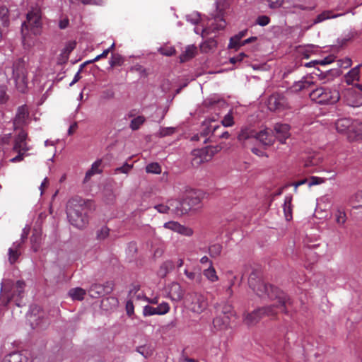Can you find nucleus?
Returning a JSON list of instances; mask_svg holds the SVG:
<instances>
[{
  "instance_id": "1",
  "label": "nucleus",
  "mask_w": 362,
  "mask_h": 362,
  "mask_svg": "<svg viewBox=\"0 0 362 362\" xmlns=\"http://www.w3.org/2000/svg\"><path fill=\"white\" fill-rule=\"evenodd\" d=\"M249 286L252 291L260 298L270 300H277L276 304L271 306L257 309L252 313L244 315L243 321L247 325L257 323L264 316H272L277 313V310L285 311L284 308L287 303L286 295L277 288L267 286L255 273H252L248 280Z\"/></svg>"
},
{
  "instance_id": "2",
  "label": "nucleus",
  "mask_w": 362,
  "mask_h": 362,
  "mask_svg": "<svg viewBox=\"0 0 362 362\" xmlns=\"http://www.w3.org/2000/svg\"><path fill=\"white\" fill-rule=\"evenodd\" d=\"M88 207L87 202L82 199H72L66 205L69 221L74 227L82 229L88 223Z\"/></svg>"
},
{
  "instance_id": "3",
  "label": "nucleus",
  "mask_w": 362,
  "mask_h": 362,
  "mask_svg": "<svg viewBox=\"0 0 362 362\" xmlns=\"http://www.w3.org/2000/svg\"><path fill=\"white\" fill-rule=\"evenodd\" d=\"M168 204L172 206V212L177 216H183L199 209L201 207V198L197 192L189 190L181 201L172 199L168 200Z\"/></svg>"
},
{
  "instance_id": "4",
  "label": "nucleus",
  "mask_w": 362,
  "mask_h": 362,
  "mask_svg": "<svg viewBox=\"0 0 362 362\" xmlns=\"http://www.w3.org/2000/svg\"><path fill=\"white\" fill-rule=\"evenodd\" d=\"M228 6V0H216V14H211L207 18V25L202 30V34H211L223 30L226 25L223 11Z\"/></svg>"
},
{
  "instance_id": "5",
  "label": "nucleus",
  "mask_w": 362,
  "mask_h": 362,
  "mask_svg": "<svg viewBox=\"0 0 362 362\" xmlns=\"http://www.w3.org/2000/svg\"><path fill=\"white\" fill-rule=\"evenodd\" d=\"M42 26V13L40 8H33L27 14V20L22 24V36L24 43L29 37L30 33L38 35L41 33Z\"/></svg>"
},
{
  "instance_id": "6",
  "label": "nucleus",
  "mask_w": 362,
  "mask_h": 362,
  "mask_svg": "<svg viewBox=\"0 0 362 362\" xmlns=\"http://www.w3.org/2000/svg\"><path fill=\"white\" fill-rule=\"evenodd\" d=\"M312 100L319 104H334L340 99V94L336 87H319L310 93Z\"/></svg>"
},
{
  "instance_id": "7",
  "label": "nucleus",
  "mask_w": 362,
  "mask_h": 362,
  "mask_svg": "<svg viewBox=\"0 0 362 362\" xmlns=\"http://www.w3.org/2000/svg\"><path fill=\"white\" fill-rule=\"evenodd\" d=\"M7 71H11L13 78L16 82V86L20 92H25L26 89V70L25 62L18 59L16 61L12 67L7 69Z\"/></svg>"
},
{
  "instance_id": "8",
  "label": "nucleus",
  "mask_w": 362,
  "mask_h": 362,
  "mask_svg": "<svg viewBox=\"0 0 362 362\" xmlns=\"http://www.w3.org/2000/svg\"><path fill=\"white\" fill-rule=\"evenodd\" d=\"M185 302L189 309L195 313H202L208 306L206 296L201 293L192 292L187 295Z\"/></svg>"
},
{
  "instance_id": "9",
  "label": "nucleus",
  "mask_w": 362,
  "mask_h": 362,
  "mask_svg": "<svg viewBox=\"0 0 362 362\" xmlns=\"http://www.w3.org/2000/svg\"><path fill=\"white\" fill-rule=\"evenodd\" d=\"M233 313L231 306L226 305L223 308L222 313L214 320V326L219 330L226 329L230 325Z\"/></svg>"
},
{
  "instance_id": "10",
  "label": "nucleus",
  "mask_w": 362,
  "mask_h": 362,
  "mask_svg": "<svg viewBox=\"0 0 362 362\" xmlns=\"http://www.w3.org/2000/svg\"><path fill=\"white\" fill-rule=\"evenodd\" d=\"M163 228L187 237H190L194 233L193 230L191 228L183 226L174 221L165 223L163 224Z\"/></svg>"
},
{
  "instance_id": "11",
  "label": "nucleus",
  "mask_w": 362,
  "mask_h": 362,
  "mask_svg": "<svg viewBox=\"0 0 362 362\" xmlns=\"http://www.w3.org/2000/svg\"><path fill=\"white\" fill-rule=\"evenodd\" d=\"M192 164L199 165L202 163L207 162L211 160L212 155L209 154V150L206 148L202 149H195L192 151Z\"/></svg>"
},
{
  "instance_id": "12",
  "label": "nucleus",
  "mask_w": 362,
  "mask_h": 362,
  "mask_svg": "<svg viewBox=\"0 0 362 362\" xmlns=\"http://www.w3.org/2000/svg\"><path fill=\"white\" fill-rule=\"evenodd\" d=\"M274 132L276 139L281 143H285L286 140L290 137V127L287 124H276Z\"/></svg>"
},
{
  "instance_id": "13",
  "label": "nucleus",
  "mask_w": 362,
  "mask_h": 362,
  "mask_svg": "<svg viewBox=\"0 0 362 362\" xmlns=\"http://www.w3.org/2000/svg\"><path fill=\"white\" fill-rule=\"evenodd\" d=\"M255 137L259 140L263 145L269 146L272 145L274 141L275 136L273 132L269 129H264L255 134Z\"/></svg>"
},
{
  "instance_id": "14",
  "label": "nucleus",
  "mask_w": 362,
  "mask_h": 362,
  "mask_svg": "<svg viewBox=\"0 0 362 362\" xmlns=\"http://www.w3.org/2000/svg\"><path fill=\"white\" fill-rule=\"evenodd\" d=\"M29 112L25 105L21 106L18 108L17 113L14 119L13 124L15 128H19L26 123L28 118Z\"/></svg>"
},
{
  "instance_id": "15",
  "label": "nucleus",
  "mask_w": 362,
  "mask_h": 362,
  "mask_svg": "<svg viewBox=\"0 0 362 362\" xmlns=\"http://www.w3.org/2000/svg\"><path fill=\"white\" fill-rule=\"evenodd\" d=\"M184 296V291L177 283H172L169 287L168 296L174 301H180Z\"/></svg>"
},
{
  "instance_id": "16",
  "label": "nucleus",
  "mask_w": 362,
  "mask_h": 362,
  "mask_svg": "<svg viewBox=\"0 0 362 362\" xmlns=\"http://www.w3.org/2000/svg\"><path fill=\"white\" fill-rule=\"evenodd\" d=\"M284 98L278 94H274L269 98L268 107L270 110L275 111L282 108L284 105Z\"/></svg>"
},
{
  "instance_id": "17",
  "label": "nucleus",
  "mask_w": 362,
  "mask_h": 362,
  "mask_svg": "<svg viewBox=\"0 0 362 362\" xmlns=\"http://www.w3.org/2000/svg\"><path fill=\"white\" fill-rule=\"evenodd\" d=\"M27 138V134L24 131H21L18 134L17 137L15 140L14 144V150L21 152H25L29 150V148L27 146L25 143V140Z\"/></svg>"
},
{
  "instance_id": "18",
  "label": "nucleus",
  "mask_w": 362,
  "mask_h": 362,
  "mask_svg": "<svg viewBox=\"0 0 362 362\" xmlns=\"http://www.w3.org/2000/svg\"><path fill=\"white\" fill-rule=\"evenodd\" d=\"M187 18V21L190 22L192 24H197L198 23H199L200 21H202V29H199L198 27L195 28H194V32L197 33V34H199L201 33L202 35L204 37V36H206L208 35L209 34H202V30L205 28V26L207 25V22L205 23L204 22L203 20L201 19L200 18V15L199 13L197 12H194L189 15H187L186 16Z\"/></svg>"
},
{
  "instance_id": "19",
  "label": "nucleus",
  "mask_w": 362,
  "mask_h": 362,
  "mask_svg": "<svg viewBox=\"0 0 362 362\" xmlns=\"http://www.w3.org/2000/svg\"><path fill=\"white\" fill-rule=\"evenodd\" d=\"M102 163L103 161L101 159H98L91 165L90 168L86 172L85 175L84 182L89 181L91 177L94 175L100 174L102 173Z\"/></svg>"
},
{
  "instance_id": "20",
  "label": "nucleus",
  "mask_w": 362,
  "mask_h": 362,
  "mask_svg": "<svg viewBox=\"0 0 362 362\" xmlns=\"http://www.w3.org/2000/svg\"><path fill=\"white\" fill-rule=\"evenodd\" d=\"M362 65L358 64L351 69L345 76V81L347 84H353L354 81H358L360 78V68Z\"/></svg>"
},
{
  "instance_id": "21",
  "label": "nucleus",
  "mask_w": 362,
  "mask_h": 362,
  "mask_svg": "<svg viewBox=\"0 0 362 362\" xmlns=\"http://www.w3.org/2000/svg\"><path fill=\"white\" fill-rule=\"evenodd\" d=\"M21 244V243L20 241H16L13 243L12 246L8 249V260L11 264L15 263L20 256Z\"/></svg>"
},
{
  "instance_id": "22",
  "label": "nucleus",
  "mask_w": 362,
  "mask_h": 362,
  "mask_svg": "<svg viewBox=\"0 0 362 362\" xmlns=\"http://www.w3.org/2000/svg\"><path fill=\"white\" fill-rule=\"evenodd\" d=\"M313 83L310 77H304L301 80L295 82L291 88L293 91L298 92L303 89L308 88Z\"/></svg>"
},
{
  "instance_id": "23",
  "label": "nucleus",
  "mask_w": 362,
  "mask_h": 362,
  "mask_svg": "<svg viewBox=\"0 0 362 362\" xmlns=\"http://www.w3.org/2000/svg\"><path fill=\"white\" fill-rule=\"evenodd\" d=\"M343 13L334 14L332 11H324L320 14L317 15L313 22V25H315L323 22L325 20L335 18L343 16Z\"/></svg>"
},
{
  "instance_id": "24",
  "label": "nucleus",
  "mask_w": 362,
  "mask_h": 362,
  "mask_svg": "<svg viewBox=\"0 0 362 362\" xmlns=\"http://www.w3.org/2000/svg\"><path fill=\"white\" fill-rule=\"evenodd\" d=\"M24 287L25 283L21 281H18L12 288V293L7 295L8 302L14 298L16 296L21 298V294L23 293Z\"/></svg>"
},
{
  "instance_id": "25",
  "label": "nucleus",
  "mask_w": 362,
  "mask_h": 362,
  "mask_svg": "<svg viewBox=\"0 0 362 362\" xmlns=\"http://www.w3.org/2000/svg\"><path fill=\"white\" fill-rule=\"evenodd\" d=\"M315 8V5L312 6H307L303 4L295 3L292 5L285 7V9L288 13H296L299 11H312Z\"/></svg>"
},
{
  "instance_id": "26",
  "label": "nucleus",
  "mask_w": 362,
  "mask_h": 362,
  "mask_svg": "<svg viewBox=\"0 0 362 362\" xmlns=\"http://www.w3.org/2000/svg\"><path fill=\"white\" fill-rule=\"evenodd\" d=\"M351 126V122L348 118L339 119L335 124L336 129L338 132L344 133Z\"/></svg>"
},
{
  "instance_id": "27",
  "label": "nucleus",
  "mask_w": 362,
  "mask_h": 362,
  "mask_svg": "<svg viewBox=\"0 0 362 362\" xmlns=\"http://www.w3.org/2000/svg\"><path fill=\"white\" fill-rule=\"evenodd\" d=\"M174 268V264L172 261L164 262L160 267L158 274L160 277H165Z\"/></svg>"
},
{
  "instance_id": "28",
  "label": "nucleus",
  "mask_w": 362,
  "mask_h": 362,
  "mask_svg": "<svg viewBox=\"0 0 362 362\" xmlns=\"http://www.w3.org/2000/svg\"><path fill=\"white\" fill-rule=\"evenodd\" d=\"M216 47V42L214 39L210 38L200 45V49L202 52H209L213 51Z\"/></svg>"
},
{
  "instance_id": "29",
  "label": "nucleus",
  "mask_w": 362,
  "mask_h": 362,
  "mask_svg": "<svg viewBox=\"0 0 362 362\" xmlns=\"http://www.w3.org/2000/svg\"><path fill=\"white\" fill-rule=\"evenodd\" d=\"M283 209H284V213L286 219L287 221L291 220L292 218L291 197H285Z\"/></svg>"
},
{
  "instance_id": "30",
  "label": "nucleus",
  "mask_w": 362,
  "mask_h": 362,
  "mask_svg": "<svg viewBox=\"0 0 362 362\" xmlns=\"http://www.w3.org/2000/svg\"><path fill=\"white\" fill-rule=\"evenodd\" d=\"M197 48L194 45H189L186 47L185 51L181 54V62H185L192 58L196 53Z\"/></svg>"
},
{
  "instance_id": "31",
  "label": "nucleus",
  "mask_w": 362,
  "mask_h": 362,
  "mask_svg": "<svg viewBox=\"0 0 362 362\" xmlns=\"http://www.w3.org/2000/svg\"><path fill=\"white\" fill-rule=\"evenodd\" d=\"M69 295L73 300H81L84 298L86 291L81 288H74L69 291Z\"/></svg>"
},
{
  "instance_id": "32",
  "label": "nucleus",
  "mask_w": 362,
  "mask_h": 362,
  "mask_svg": "<svg viewBox=\"0 0 362 362\" xmlns=\"http://www.w3.org/2000/svg\"><path fill=\"white\" fill-rule=\"evenodd\" d=\"M203 274L206 278L211 282H215L218 280V277L215 269L212 266V263H210V266L208 269L204 270Z\"/></svg>"
},
{
  "instance_id": "33",
  "label": "nucleus",
  "mask_w": 362,
  "mask_h": 362,
  "mask_svg": "<svg viewBox=\"0 0 362 362\" xmlns=\"http://www.w3.org/2000/svg\"><path fill=\"white\" fill-rule=\"evenodd\" d=\"M322 162V158L318 155L308 156L304 161L305 167H312L318 165Z\"/></svg>"
},
{
  "instance_id": "34",
  "label": "nucleus",
  "mask_w": 362,
  "mask_h": 362,
  "mask_svg": "<svg viewBox=\"0 0 362 362\" xmlns=\"http://www.w3.org/2000/svg\"><path fill=\"white\" fill-rule=\"evenodd\" d=\"M0 21L4 26H7L9 23V11L4 6H0Z\"/></svg>"
},
{
  "instance_id": "35",
  "label": "nucleus",
  "mask_w": 362,
  "mask_h": 362,
  "mask_svg": "<svg viewBox=\"0 0 362 362\" xmlns=\"http://www.w3.org/2000/svg\"><path fill=\"white\" fill-rule=\"evenodd\" d=\"M245 32H240L238 35H235L230 40L228 47L230 48H235L241 45L240 40L244 37Z\"/></svg>"
},
{
  "instance_id": "36",
  "label": "nucleus",
  "mask_w": 362,
  "mask_h": 362,
  "mask_svg": "<svg viewBox=\"0 0 362 362\" xmlns=\"http://www.w3.org/2000/svg\"><path fill=\"white\" fill-rule=\"evenodd\" d=\"M22 356L18 352H13L6 355L2 362H21Z\"/></svg>"
},
{
  "instance_id": "37",
  "label": "nucleus",
  "mask_w": 362,
  "mask_h": 362,
  "mask_svg": "<svg viewBox=\"0 0 362 362\" xmlns=\"http://www.w3.org/2000/svg\"><path fill=\"white\" fill-rule=\"evenodd\" d=\"M222 251V246L220 244L216 243L209 246V252L211 257H216L219 256Z\"/></svg>"
},
{
  "instance_id": "38",
  "label": "nucleus",
  "mask_w": 362,
  "mask_h": 362,
  "mask_svg": "<svg viewBox=\"0 0 362 362\" xmlns=\"http://www.w3.org/2000/svg\"><path fill=\"white\" fill-rule=\"evenodd\" d=\"M335 220L337 224L342 226L346 221V215L344 210L337 209L334 214Z\"/></svg>"
},
{
  "instance_id": "39",
  "label": "nucleus",
  "mask_w": 362,
  "mask_h": 362,
  "mask_svg": "<svg viewBox=\"0 0 362 362\" xmlns=\"http://www.w3.org/2000/svg\"><path fill=\"white\" fill-rule=\"evenodd\" d=\"M252 136H255V134L250 129H243L238 134V139L240 141H245Z\"/></svg>"
},
{
  "instance_id": "40",
  "label": "nucleus",
  "mask_w": 362,
  "mask_h": 362,
  "mask_svg": "<svg viewBox=\"0 0 362 362\" xmlns=\"http://www.w3.org/2000/svg\"><path fill=\"white\" fill-rule=\"evenodd\" d=\"M103 291V288L100 285L94 284L90 286V289L88 290V293L92 298H97L100 294H102Z\"/></svg>"
},
{
  "instance_id": "41",
  "label": "nucleus",
  "mask_w": 362,
  "mask_h": 362,
  "mask_svg": "<svg viewBox=\"0 0 362 362\" xmlns=\"http://www.w3.org/2000/svg\"><path fill=\"white\" fill-rule=\"evenodd\" d=\"M146 171L148 173L160 174L161 167L158 163H151L146 165Z\"/></svg>"
},
{
  "instance_id": "42",
  "label": "nucleus",
  "mask_w": 362,
  "mask_h": 362,
  "mask_svg": "<svg viewBox=\"0 0 362 362\" xmlns=\"http://www.w3.org/2000/svg\"><path fill=\"white\" fill-rule=\"evenodd\" d=\"M144 117L138 116L131 121L130 127L132 130H136L144 124Z\"/></svg>"
},
{
  "instance_id": "43",
  "label": "nucleus",
  "mask_w": 362,
  "mask_h": 362,
  "mask_svg": "<svg viewBox=\"0 0 362 362\" xmlns=\"http://www.w3.org/2000/svg\"><path fill=\"white\" fill-rule=\"evenodd\" d=\"M156 308L158 315H165L170 311V305L167 302H162Z\"/></svg>"
},
{
  "instance_id": "44",
  "label": "nucleus",
  "mask_w": 362,
  "mask_h": 362,
  "mask_svg": "<svg viewBox=\"0 0 362 362\" xmlns=\"http://www.w3.org/2000/svg\"><path fill=\"white\" fill-rule=\"evenodd\" d=\"M221 123L226 127H229L234 124L233 116L231 110L224 116Z\"/></svg>"
},
{
  "instance_id": "45",
  "label": "nucleus",
  "mask_w": 362,
  "mask_h": 362,
  "mask_svg": "<svg viewBox=\"0 0 362 362\" xmlns=\"http://www.w3.org/2000/svg\"><path fill=\"white\" fill-rule=\"evenodd\" d=\"M110 229L104 226H102L99 230L97 231L96 237L98 240H103L105 238H107L109 235Z\"/></svg>"
},
{
  "instance_id": "46",
  "label": "nucleus",
  "mask_w": 362,
  "mask_h": 362,
  "mask_svg": "<svg viewBox=\"0 0 362 362\" xmlns=\"http://www.w3.org/2000/svg\"><path fill=\"white\" fill-rule=\"evenodd\" d=\"M123 58L119 54H112L111 59L110 60L109 63L110 65L113 67L115 66H120L123 64Z\"/></svg>"
},
{
  "instance_id": "47",
  "label": "nucleus",
  "mask_w": 362,
  "mask_h": 362,
  "mask_svg": "<svg viewBox=\"0 0 362 362\" xmlns=\"http://www.w3.org/2000/svg\"><path fill=\"white\" fill-rule=\"evenodd\" d=\"M76 45L75 41H69L65 45L63 49V54H65V59H69V54L74 49Z\"/></svg>"
},
{
  "instance_id": "48",
  "label": "nucleus",
  "mask_w": 362,
  "mask_h": 362,
  "mask_svg": "<svg viewBox=\"0 0 362 362\" xmlns=\"http://www.w3.org/2000/svg\"><path fill=\"white\" fill-rule=\"evenodd\" d=\"M136 351L142 355L144 358H148L152 354V350L149 346H139Z\"/></svg>"
},
{
  "instance_id": "49",
  "label": "nucleus",
  "mask_w": 362,
  "mask_h": 362,
  "mask_svg": "<svg viewBox=\"0 0 362 362\" xmlns=\"http://www.w3.org/2000/svg\"><path fill=\"white\" fill-rule=\"evenodd\" d=\"M155 209L158 211V212L160 214H167L170 211H172V206L168 203V204H158L154 206Z\"/></svg>"
},
{
  "instance_id": "50",
  "label": "nucleus",
  "mask_w": 362,
  "mask_h": 362,
  "mask_svg": "<svg viewBox=\"0 0 362 362\" xmlns=\"http://www.w3.org/2000/svg\"><path fill=\"white\" fill-rule=\"evenodd\" d=\"M351 202L354 207H358L362 204V191H358L354 194L351 198Z\"/></svg>"
},
{
  "instance_id": "51",
  "label": "nucleus",
  "mask_w": 362,
  "mask_h": 362,
  "mask_svg": "<svg viewBox=\"0 0 362 362\" xmlns=\"http://www.w3.org/2000/svg\"><path fill=\"white\" fill-rule=\"evenodd\" d=\"M185 274L188 279L191 281H195L197 283L200 282L201 276L199 274H197L194 272H189L187 269L185 270Z\"/></svg>"
},
{
  "instance_id": "52",
  "label": "nucleus",
  "mask_w": 362,
  "mask_h": 362,
  "mask_svg": "<svg viewBox=\"0 0 362 362\" xmlns=\"http://www.w3.org/2000/svg\"><path fill=\"white\" fill-rule=\"evenodd\" d=\"M143 315L144 316H151L158 315L156 307L145 305L143 308Z\"/></svg>"
},
{
  "instance_id": "53",
  "label": "nucleus",
  "mask_w": 362,
  "mask_h": 362,
  "mask_svg": "<svg viewBox=\"0 0 362 362\" xmlns=\"http://www.w3.org/2000/svg\"><path fill=\"white\" fill-rule=\"evenodd\" d=\"M327 178L325 177H320L316 176L311 177L308 185L309 187L317 185H321L325 182Z\"/></svg>"
},
{
  "instance_id": "54",
  "label": "nucleus",
  "mask_w": 362,
  "mask_h": 362,
  "mask_svg": "<svg viewBox=\"0 0 362 362\" xmlns=\"http://www.w3.org/2000/svg\"><path fill=\"white\" fill-rule=\"evenodd\" d=\"M132 168V165L128 163L124 164L122 166L117 168L115 171V174L117 173H128L131 169Z\"/></svg>"
},
{
  "instance_id": "55",
  "label": "nucleus",
  "mask_w": 362,
  "mask_h": 362,
  "mask_svg": "<svg viewBox=\"0 0 362 362\" xmlns=\"http://www.w3.org/2000/svg\"><path fill=\"white\" fill-rule=\"evenodd\" d=\"M125 308L127 315L132 317L134 313V306L132 300L127 301Z\"/></svg>"
},
{
  "instance_id": "56",
  "label": "nucleus",
  "mask_w": 362,
  "mask_h": 362,
  "mask_svg": "<svg viewBox=\"0 0 362 362\" xmlns=\"http://www.w3.org/2000/svg\"><path fill=\"white\" fill-rule=\"evenodd\" d=\"M269 22H270V19L267 16H260L256 20L257 24H258L261 26H265V25H268L269 23Z\"/></svg>"
},
{
  "instance_id": "57",
  "label": "nucleus",
  "mask_w": 362,
  "mask_h": 362,
  "mask_svg": "<svg viewBox=\"0 0 362 362\" xmlns=\"http://www.w3.org/2000/svg\"><path fill=\"white\" fill-rule=\"evenodd\" d=\"M267 1L270 8H277L282 5L284 0H267Z\"/></svg>"
},
{
  "instance_id": "58",
  "label": "nucleus",
  "mask_w": 362,
  "mask_h": 362,
  "mask_svg": "<svg viewBox=\"0 0 362 362\" xmlns=\"http://www.w3.org/2000/svg\"><path fill=\"white\" fill-rule=\"evenodd\" d=\"M160 52L166 56H171L175 54V50L172 47H162L159 49Z\"/></svg>"
},
{
  "instance_id": "59",
  "label": "nucleus",
  "mask_w": 362,
  "mask_h": 362,
  "mask_svg": "<svg viewBox=\"0 0 362 362\" xmlns=\"http://www.w3.org/2000/svg\"><path fill=\"white\" fill-rule=\"evenodd\" d=\"M107 55H108V50H104L101 54H100L99 55L95 57L94 59L86 62L85 64H90V63H93V62H98V60H100L102 58L107 57Z\"/></svg>"
},
{
  "instance_id": "60",
  "label": "nucleus",
  "mask_w": 362,
  "mask_h": 362,
  "mask_svg": "<svg viewBox=\"0 0 362 362\" xmlns=\"http://www.w3.org/2000/svg\"><path fill=\"white\" fill-rule=\"evenodd\" d=\"M175 131V129L173 127H167V128H163L160 130L159 134L161 136H165L167 135L172 134Z\"/></svg>"
},
{
  "instance_id": "61",
  "label": "nucleus",
  "mask_w": 362,
  "mask_h": 362,
  "mask_svg": "<svg viewBox=\"0 0 362 362\" xmlns=\"http://www.w3.org/2000/svg\"><path fill=\"white\" fill-rule=\"evenodd\" d=\"M86 64L84 63L81 65V68H80L79 71L75 74L74 79L70 83V84H69L70 86H72L74 84H75L76 82H78L80 80V78H81L80 73Z\"/></svg>"
},
{
  "instance_id": "62",
  "label": "nucleus",
  "mask_w": 362,
  "mask_h": 362,
  "mask_svg": "<svg viewBox=\"0 0 362 362\" xmlns=\"http://www.w3.org/2000/svg\"><path fill=\"white\" fill-rule=\"evenodd\" d=\"M8 100V95L6 93V89L4 88H1L0 90V103L4 104Z\"/></svg>"
},
{
  "instance_id": "63",
  "label": "nucleus",
  "mask_w": 362,
  "mask_h": 362,
  "mask_svg": "<svg viewBox=\"0 0 362 362\" xmlns=\"http://www.w3.org/2000/svg\"><path fill=\"white\" fill-rule=\"evenodd\" d=\"M34 310L28 315V320H30L33 327H37L40 325V322L35 319V315L33 314Z\"/></svg>"
},
{
  "instance_id": "64",
  "label": "nucleus",
  "mask_w": 362,
  "mask_h": 362,
  "mask_svg": "<svg viewBox=\"0 0 362 362\" xmlns=\"http://www.w3.org/2000/svg\"><path fill=\"white\" fill-rule=\"evenodd\" d=\"M246 55L244 53H240L238 56L230 59V62L232 64H235L237 62L242 61Z\"/></svg>"
}]
</instances>
